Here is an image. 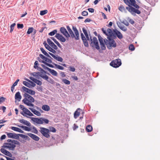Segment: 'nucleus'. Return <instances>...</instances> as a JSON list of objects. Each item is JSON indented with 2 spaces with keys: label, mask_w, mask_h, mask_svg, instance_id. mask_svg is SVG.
I'll use <instances>...</instances> for the list:
<instances>
[{
  "label": "nucleus",
  "mask_w": 160,
  "mask_h": 160,
  "mask_svg": "<svg viewBox=\"0 0 160 160\" xmlns=\"http://www.w3.org/2000/svg\"><path fill=\"white\" fill-rule=\"evenodd\" d=\"M24 98L22 100V102L26 105L34 107V104L33 103L34 102V99L31 96L27 93H24L23 95Z\"/></svg>",
  "instance_id": "obj_1"
},
{
  "label": "nucleus",
  "mask_w": 160,
  "mask_h": 160,
  "mask_svg": "<svg viewBox=\"0 0 160 160\" xmlns=\"http://www.w3.org/2000/svg\"><path fill=\"white\" fill-rule=\"evenodd\" d=\"M125 3L129 7H127L126 9L133 15H135L136 13L139 14L141 13V11L139 10L135 9L134 8L130 6V3L128 0H123Z\"/></svg>",
  "instance_id": "obj_2"
},
{
  "label": "nucleus",
  "mask_w": 160,
  "mask_h": 160,
  "mask_svg": "<svg viewBox=\"0 0 160 160\" xmlns=\"http://www.w3.org/2000/svg\"><path fill=\"white\" fill-rule=\"evenodd\" d=\"M108 40L107 39H104V42L108 48L109 49H111L112 47L115 48L116 46V43L114 40L110 38V37H108Z\"/></svg>",
  "instance_id": "obj_3"
},
{
  "label": "nucleus",
  "mask_w": 160,
  "mask_h": 160,
  "mask_svg": "<svg viewBox=\"0 0 160 160\" xmlns=\"http://www.w3.org/2000/svg\"><path fill=\"white\" fill-rule=\"evenodd\" d=\"M72 29L75 33V36L72 30L68 31L70 35H71L72 38H74L76 40H78L79 39V34L78 31L75 27H73Z\"/></svg>",
  "instance_id": "obj_4"
},
{
  "label": "nucleus",
  "mask_w": 160,
  "mask_h": 160,
  "mask_svg": "<svg viewBox=\"0 0 160 160\" xmlns=\"http://www.w3.org/2000/svg\"><path fill=\"white\" fill-rule=\"evenodd\" d=\"M40 129V132L43 136L46 138L50 137V136L48 133L49 132V130L48 129L43 127H41Z\"/></svg>",
  "instance_id": "obj_5"
},
{
  "label": "nucleus",
  "mask_w": 160,
  "mask_h": 160,
  "mask_svg": "<svg viewBox=\"0 0 160 160\" xmlns=\"http://www.w3.org/2000/svg\"><path fill=\"white\" fill-rule=\"evenodd\" d=\"M121 62L120 59H116L112 61L110 65L114 68H118L121 65Z\"/></svg>",
  "instance_id": "obj_6"
},
{
  "label": "nucleus",
  "mask_w": 160,
  "mask_h": 160,
  "mask_svg": "<svg viewBox=\"0 0 160 160\" xmlns=\"http://www.w3.org/2000/svg\"><path fill=\"white\" fill-rule=\"evenodd\" d=\"M4 145L2 146V147L4 148H8L10 150H14L16 146L12 143L6 142L4 143Z\"/></svg>",
  "instance_id": "obj_7"
},
{
  "label": "nucleus",
  "mask_w": 160,
  "mask_h": 160,
  "mask_svg": "<svg viewBox=\"0 0 160 160\" xmlns=\"http://www.w3.org/2000/svg\"><path fill=\"white\" fill-rule=\"evenodd\" d=\"M21 114L23 116L29 118V116L32 117L34 115L27 108H26L24 111L21 112Z\"/></svg>",
  "instance_id": "obj_8"
},
{
  "label": "nucleus",
  "mask_w": 160,
  "mask_h": 160,
  "mask_svg": "<svg viewBox=\"0 0 160 160\" xmlns=\"http://www.w3.org/2000/svg\"><path fill=\"white\" fill-rule=\"evenodd\" d=\"M7 134L9 138H12L16 139H19V137L18 134H16L15 133L7 132Z\"/></svg>",
  "instance_id": "obj_9"
},
{
  "label": "nucleus",
  "mask_w": 160,
  "mask_h": 160,
  "mask_svg": "<svg viewBox=\"0 0 160 160\" xmlns=\"http://www.w3.org/2000/svg\"><path fill=\"white\" fill-rule=\"evenodd\" d=\"M60 31L66 38H68L70 37L69 34L65 28L63 27L61 28Z\"/></svg>",
  "instance_id": "obj_10"
},
{
  "label": "nucleus",
  "mask_w": 160,
  "mask_h": 160,
  "mask_svg": "<svg viewBox=\"0 0 160 160\" xmlns=\"http://www.w3.org/2000/svg\"><path fill=\"white\" fill-rule=\"evenodd\" d=\"M107 36H108V37H110V38H113L116 37V36L114 35V32L112 31L111 29L108 28L107 30Z\"/></svg>",
  "instance_id": "obj_11"
},
{
  "label": "nucleus",
  "mask_w": 160,
  "mask_h": 160,
  "mask_svg": "<svg viewBox=\"0 0 160 160\" xmlns=\"http://www.w3.org/2000/svg\"><path fill=\"white\" fill-rule=\"evenodd\" d=\"M22 88L23 91L31 95H34L35 93V92L34 91L29 89L24 86H23Z\"/></svg>",
  "instance_id": "obj_12"
},
{
  "label": "nucleus",
  "mask_w": 160,
  "mask_h": 160,
  "mask_svg": "<svg viewBox=\"0 0 160 160\" xmlns=\"http://www.w3.org/2000/svg\"><path fill=\"white\" fill-rule=\"evenodd\" d=\"M55 37L61 42H65L66 40L65 38L63 37L62 35L58 33H56Z\"/></svg>",
  "instance_id": "obj_13"
},
{
  "label": "nucleus",
  "mask_w": 160,
  "mask_h": 160,
  "mask_svg": "<svg viewBox=\"0 0 160 160\" xmlns=\"http://www.w3.org/2000/svg\"><path fill=\"white\" fill-rule=\"evenodd\" d=\"M39 68V69H38V70L41 71L40 72H39V73H40V74H40L39 78L41 77L44 79H45L44 77H46L47 76L45 74L46 72L41 68Z\"/></svg>",
  "instance_id": "obj_14"
},
{
  "label": "nucleus",
  "mask_w": 160,
  "mask_h": 160,
  "mask_svg": "<svg viewBox=\"0 0 160 160\" xmlns=\"http://www.w3.org/2000/svg\"><path fill=\"white\" fill-rule=\"evenodd\" d=\"M32 120L38 124H42V118H38L32 117L31 118Z\"/></svg>",
  "instance_id": "obj_15"
},
{
  "label": "nucleus",
  "mask_w": 160,
  "mask_h": 160,
  "mask_svg": "<svg viewBox=\"0 0 160 160\" xmlns=\"http://www.w3.org/2000/svg\"><path fill=\"white\" fill-rule=\"evenodd\" d=\"M47 42L48 44L50 45L52 48L54 49L55 50H57L58 49V47L53 42H52L50 39L49 38H48L47 39Z\"/></svg>",
  "instance_id": "obj_16"
},
{
  "label": "nucleus",
  "mask_w": 160,
  "mask_h": 160,
  "mask_svg": "<svg viewBox=\"0 0 160 160\" xmlns=\"http://www.w3.org/2000/svg\"><path fill=\"white\" fill-rule=\"evenodd\" d=\"M93 42L95 46V47L96 49L98 50L99 49L100 47L98 45V42L96 37H94L93 38Z\"/></svg>",
  "instance_id": "obj_17"
},
{
  "label": "nucleus",
  "mask_w": 160,
  "mask_h": 160,
  "mask_svg": "<svg viewBox=\"0 0 160 160\" xmlns=\"http://www.w3.org/2000/svg\"><path fill=\"white\" fill-rule=\"evenodd\" d=\"M113 31L118 38L121 39L123 38L122 35L119 31L116 29H114Z\"/></svg>",
  "instance_id": "obj_18"
},
{
  "label": "nucleus",
  "mask_w": 160,
  "mask_h": 160,
  "mask_svg": "<svg viewBox=\"0 0 160 160\" xmlns=\"http://www.w3.org/2000/svg\"><path fill=\"white\" fill-rule=\"evenodd\" d=\"M28 135L32 139L36 141H38L40 139L38 137L32 133H28Z\"/></svg>",
  "instance_id": "obj_19"
},
{
  "label": "nucleus",
  "mask_w": 160,
  "mask_h": 160,
  "mask_svg": "<svg viewBox=\"0 0 160 160\" xmlns=\"http://www.w3.org/2000/svg\"><path fill=\"white\" fill-rule=\"evenodd\" d=\"M29 78L30 80L33 81L34 82L39 85H41L42 84V82L41 81L34 78L33 77H30Z\"/></svg>",
  "instance_id": "obj_20"
},
{
  "label": "nucleus",
  "mask_w": 160,
  "mask_h": 160,
  "mask_svg": "<svg viewBox=\"0 0 160 160\" xmlns=\"http://www.w3.org/2000/svg\"><path fill=\"white\" fill-rule=\"evenodd\" d=\"M19 121L20 122L23 123L28 127H30L31 126V124L29 122L23 119L19 120Z\"/></svg>",
  "instance_id": "obj_21"
},
{
  "label": "nucleus",
  "mask_w": 160,
  "mask_h": 160,
  "mask_svg": "<svg viewBox=\"0 0 160 160\" xmlns=\"http://www.w3.org/2000/svg\"><path fill=\"white\" fill-rule=\"evenodd\" d=\"M28 108L35 115L38 116H40L41 115L40 112L35 109L30 108Z\"/></svg>",
  "instance_id": "obj_22"
},
{
  "label": "nucleus",
  "mask_w": 160,
  "mask_h": 160,
  "mask_svg": "<svg viewBox=\"0 0 160 160\" xmlns=\"http://www.w3.org/2000/svg\"><path fill=\"white\" fill-rule=\"evenodd\" d=\"M21 98L22 96L20 94V92H16L15 96V98L16 100L18 101H20Z\"/></svg>",
  "instance_id": "obj_23"
},
{
  "label": "nucleus",
  "mask_w": 160,
  "mask_h": 160,
  "mask_svg": "<svg viewBox=\"0 0 160 160\" xmlns=\"http://www.w3.org/2000/svg\"><path fill=\"white\" fill-rule=\"evenodd\" d=\"M81 110L80 108H78L75 112L74 114V117L76 119L79 117L80 114V111Z\"/></svg>",
  "instance_id": "obj_24"
},
{
  "label": "nucleus",
  "mask_w": 160,
  "mask_h": 160,
  "mask_svg": "<svg viewBox=\"0 0 160 160\" xmlns=\"http://www.w3.org/2000/svg\"><path fill=\"white\" fill-rule=\"evenodd\" d=\"M42 108L43 110L46 111H48L50 110V108L49 106L47 105H44L42 106Z\"/></svg>",
  "instance_id": "obj_25"
},
{
  "label": "nucleus",
  "mask_w": 160,
  "mask_h": 160,
  "mask_svg": "<svg viewBox=\"0 0 160 160\" xmlns=\"http://www.w3.org/2000/svg\"><path fill=\"white\" fill-rule=\"evenodd\" d=\"M44 78H45V80H46L48 82L51 84H53L54 83V80L51 78H49L48 76H46V77Z\"/></svg>",
  "instance_id": "obj_26"
},
{
  "label": "nucleus",
  "mask_w": 160,
  "mask_h": 160,
  "mask_svg": "<svg viewBox=\"0 0 160 160\" xmlns=\"http://www.w3.org/2000/svg\"><path fill=\"white\" fill-rule=\"evenodd\" d=\"M46 48L49 51L52 52L53 53H56V51L52 48H51L49 45H46Z\"/></svg>",
  "instance_id": "obj_27"
},
{
  "label": "nucleus",
  "mask_w": 160,
  "mask_h": 160,
  "mask_svg": "<svg viewBox=\"0 0 160 160\" xmlns=\"http://www.w3.org/2000/svg\"><path fill=\"white\" fill-rule=\"evenodd\" d=\"M18 127L22 128L23 130L27 131H30L31 130L30 128L23 126L18 125Z\"/></svg>",
  "instance_id": "obj_28"
},
{
  "label": "nucleus",
  "mask_w": 160,
  "mask_h": 160,
  "mask_svg": "<svg viewBox=\"0 0 160 160\" xmlns=\"http://www.w3.org/2000/svg\"><path fill=\"white\" fill-rule=\"evenodd\" d=\"M19 81V79H17L12 86L11 87V90L12 92H13V91L14 89V87L17 85Z\"/></svg>",
  "instance_id": "obj_29"
},
{
  "label": "nucleus",
  "mask_w": 160,
  "mask_h": 160,
  "mask_svg": "<svg viewBox=\"0 0 160 160\" xmlns=\"http://www.w3.org/2000/svg\"><path fill=\"white\" fill-rule=\"evenodd\" d=\"M38 60L39 61V62H42V61H45V62L49 63H51L52 62V61L51 60L49 59V58H47V57H46V58H45V59L44 60V61H42V60H39V59H40L39 58H38Z\"/></svg>",
  "instance_id": "obj_30"
},
{
  "label": "nucleus",
  "mask_w": 160,
  "mask_h": 160,
  "mask_svg": "<svg viewBox=\"0 0 160 160\" xmlns=\"http://www.w3.org/2000/svg\"><path fill=\"white\" fill-rule=\"evenodd\" d=\"M83 32L86 37V38L88 40H89L88 35L87 32V31L84 28H83L82 29Z\"/></svg>",
  "instance_id": "obj_31"
},
{
  "label": "nucleus",
  "mask_w": 160,
  "mask_h": 160,
  "mask_svg": "<svg viewBox=\"0 0 160 160\" xmlns=\"http://www.w3.org/2000/svg\"><path fill=\"white\" fill-rule=\"evenodd\" d=\"M49 71L51 73L52 75L56 76L58 75V73L57 72L53 69H49Z\"/></svg>",
  "instance_id": "obj_32"
},
{
  "label": "nucleus",
  "mask_w": 160,
  "mask_h": 160,
  "mask_svg": "<svg viewBox=\"0 0 160 160\" xmlns=\"http://www.w3.org/2000/svg\"><path fill=\"white\" fill-rule=\"evenodd\" d=\"M40 73L39 72H33L31 74L34 77H35L36 78L38 79H39V74Z\"/></svg>",
  "instance_id": "obj_33"
},
{
  "label": "nucleus",
  "mask_w": 160,
  "mask_h": 160,
  "mask_svg": "<svg viewBox=\"0 0 160 160\" xmlns=\"http://www.w3.org/2000/svg\"><path fill=\"white\" fill-rule=\"evenodd\" d=\"M40 50L46 56L52 59V58L45 51L43 48H41Z\"/></svg>",
  "instance_id": "obj_34"
},
{
  "label": "nucleus",
  "mask_w": 160,
  "mask_h": 160,
  "mask_svg": "<svg viewBox=\"0 0 160 160\" xmlns=\"http://www.w3.org/2000/svg\"><path fill=\"white\" fill-rule=\"evenodd\" d=\"M18 136H19L22 138L26 140H29L30 139V138L28 136L24 134H18Z\"/></svg>",
  "instance_id": "obj_35"
},
{
  "label": "nucleus",
  "mask_w": 160,
  "mask_h": 160,
  "mask_svg": "<svg viewBox=\"0 0 160 160\" xmlns=\"http://www.w3.org/2000/svg\"><path fill=\"white\" fill-rule=\"evenodd\" d=\"M92 126L90 125H88L86 128V130L87 132H90L92 130Z\"/></svg>",
  "instance_id": "obj_36"
},
{
  "label": "nucleus",
  "mask_w": 160,
  "mask_h": 160,
  "mask_svg": "<svg viewBox=\"0 0 160 160\" xmlns=\"http://www.w3.org/2000/svg\"><path fill=\"white\" fill-rule=\"evenodd\" d=\"M118 9L122 12H126L125 9L122 5H120L118 8Z\"/></svg>",
  "instance_id": "obj_37"
},
{
  "label": "nucleus",
  "mask_w": 160,
  "mask_h": 160,
  "mask_svg": "<svg viewBox=\"0 0 160 160\" xmlns=\"http://www.w3.org/2000/svg\"><path fill=\"white\" fill-rule=\"evenodd\" d=\"M98 38L100 44H101L102 43V44L105 43L104 40L103 41V39L100 36H98Z\"/></svg>",
  "instance_id": "obj_38"
},
{
  "label": "nucleus",
  "mask_w": 160,
  "mask_h": 160,
  "mask_svg": "<svg viewBox=\"0 0 160 160\" xmlns=\"http://www.w3.org/2000/svg\"><path fill=\"white\" fill-rule=\"evenodd\" d=\"M57 30H54L52 31V32H50V33H48V35L50 36H52L55 34L57 33Z\"/></svg>",
  "instance_id": "obj_39"
},
{
  "label": "nucleus",
  "mask_w": 160,
  "mask_h": 160,
  "mask_svg": "<svg viewBox=\"0 0 160 160\" xmlns=\"http://www.w3.org/2000/svg\"><path fill=\"white\" fill-rule=\"evenodd\" d=\"M56 67V68L60 70H63L64 69V68L63 67H62V66H61L59 65H58L57 64H53Z\"/></svg>",
  "instance_id": "obj_40"
},
{
  "label": "nucleus",
  "mask_w": 160,
  "mask_h": 160,
  "mask_svg": "<svg viewBox=\"0 0 160 160\" xmlns=\"http://www.w3.org/2000/svg\"><path fill=\"white\" fill-rule=\"evenodd\" d=\"M62 81L64 83L67 85H69L70 83V82L66 79H63Z\"/></svg>",
  "instance_id": "obj_41"
},
{
  "label": "nucleus",
  "mask_w": 160,
  "mask_h": 160,
  "mask_svg": "<svg viewBox=\"0 0 160 160\" xmlns=\"http://www.w3.org/2000/svg\"><path fill=\"white\" fill-rule=\"evenodd\" d=\"M34 30V29L33 28L31 27L29 28L28 30V31L27 32V33L28 34H30Z\"/></svg>",
  "instance_id": "obj_42"
},
{
  "label": "nucleus",
  "mask_w": 160,
  "mask_h": 160,
  "mask_svg": "<svg viewBox=\"0 0 160 160\" xmlns=\"http://www.w3.org/2000/svg\"><path fill=\"white\" fill-rule=\"evenodd\" d=\"M42 124L43 122L46 124H48L49 122V121L48 119L43 118H42Z\"/></svg>",
  "instance_id": "obj_43"
},
{
  "label": "nucleus",
  "mask_w": 160,
  "mask_h": 160,
  "mask_svg": "<svg viewBox=\"0 0 160 160\" xmlns=\"http://www.w3.org/2000/svg\"><path fill=\"white\" fill-rule=\"evenodd\" d=\"M23 83L25 86L30 88H31V85L28 82L26 81H23Z\"/></svg>",
  "instance_id": "obj_44"
},
{
  "label": "nucleus",
  "mask_w": 160,
  "mask_h": 160,
  "mask_svg": "<svg viewBox=\"0 0 160 160\" xmlns=\"http://www.w3.org/2000/svg\"><path fill=\"white\" fill-rule=\"evenodd\" d=\"M48 12V11L47 10L41 11L40 12V15H43Z\"/></svg>",
  "instance_id": "obj_45"
},
{
  "label": "nucleus",
  "mask_w": 160,
  "mask_h": 160,
  "mask_svg": "<svg viewBox=\"0 0 160 160\" xmlns=\"http://www.w3.org/2000/svg\"><path fill=\"white\" fill-rule=\"evenodd\" d=\"M136 2H135V3L133 2V4L132 3L131 5L133 7H134L135 8V9H137L138 10V9L140 7H139V6L138 5L136 4Z\"/></svg>",
  "instance_id": "obj_46"
},
{
  "label": "nucleus",
  "mask_w": 160,
  "mask_h": 160,
  "mask_svg": "<svg viewBox=\"0 0 160 160\" xmlns=\"http://www.w3.org/2000/svg\"><path fill=\"white\" fill-rule=\"evenodd\" d=\"M15 25L16 24L15 23H13L10 26V32H12L13 31L14 28V27Z\"/></svg>",
  "instance_id": "obj_47"
},
{
  "label": "nucleus",
  "mask_w": 160,
  "mask_h": 160,
  "mask_svg": "<svg viewBox=\"0 0 160 160\" xmlns=\"http://www.w3.org/2000/svg\"><path fill=\"white\" fill-rule=\"evenodd\" d=\"M42 62L43 63L45 64V65H47V66H48L51 68H53L54 67V66L53 65H52V64H50L49 63H48L45 62V61H42Z\"/></svg>",
  "instance_id": "obj_48"
},
{
  "label": "nucleus",
  "mask_w": 160,
  "mask_h": 160,
  "mask_svg": "<svg viewBox=\"0 0 160 160\" xmlns=\"http://www.w3.org/2000/svg\"><path fill=\"white\" fill-rule=\"evenodd\" d=\"M56 58H56V59L57 60L61 62H62L63 61V59L61 57L57 55Z\"/></svg>",
  "instance_id": "obj_49"
},
{
  "label": "nucleus",
  "mask_w": 160,
  "mask_h": 160,
  "mask_svg": "<svg viewBox=\"0 0 160 160\" xmlns=\"http://www.w3.org/2000/svg\"><path fill=\"white\" fill-rule=\"evenodd\" d=\"M129 48L130 50L132 51L134 49V47L132 44H131L129 46Z\"/></svg>",
  "instance_id": "obj_50"
},
{
  "label": "nucleus",
  "mask_w": 160,
  "mask_h": 160,
  "mask_svg": "<svg viewBox=\"0 0 160 160\" xmlns=\"http://www.w3.org/2000/svg\"><path fill=\"white\" fill-rule=\"evenodd\" d=\"M12 143L14 144L18 145H20V142L18 141L13 140L12 141Z\"/></svg>",
  "instance_id": "obj_51"
},
{
  "label": "nucleus",
  "mask_w": 160,
  "mask_h": 160,
  "mask_svg": "<svg viewBox=\"0 0 160 160\" xmlns=\"http://www.w3.org/2000/svg\"><path fill=\"white\" fill-rule=\"evenodd\" d=\"M87 40H88L87 39H85V40L83 41L84 46L87 47L88 46V44L87 41Z\"/></svg>",
  "instance_id": "obj_52"
},
{
  "label": "nucleus",
  "mask_w": 160,
  "mask_h": 160,
  "mask_svg": "<svg viewBox=\"0 0 160 160\" xmlns=\"http://www.w3.org/2000/svg\"><path fill=\"white\" fill-rule=\"evenodd\" d=\"M32 129L33 131H32V132L36 134H38V131L37 129L35 127H33Z\"/></svg>",
  "instance_id": "obj_53"
},
{
  "label": "nucleus",
  "mask_w": 160,
  "mask_h": 160,
  "mask_svg": "<svg viewBox=\"0 0 160 160\" xmlns=\"http://www.w3.org/2000/svg\"><path fill=\"white\" fill-rule=\"evenodd\" d=\"M49 129V131H50L53 132H56V129L54 127L50 128Z\"/></svg>",
  "instance_id": "obj_54"
},
{
  "label": "nucleus",
  "mask_w": 160,
  "mask_h": 160,
  "mask_svg": "<svg viewBox=\"0 0 160 160\" xmlns=\"http://www.w3.org/2000/svg\"><path fill=\"white\" fill-rule=\"evenodd\" d=\"M120 29L124 32H126L127 30V28L124 25L121 27Z\"/></svg>",
  "instance_id": "obj_55"
},
{
  "label": "nucleus",
  "mask_w": 160,
  "mask_h": 160,
  "mask_svg": "<svg viewBox=\"0 0 160 160\" xmlns=\"http://www.w3.org/2000/svg\"><path fill=\"white\" fill-rule=\"evenodd\" d=\"M101 48L102 49L104 50H105L106 49V47L105 46L104 43H102L101 44H100Z\"/></svg>",
  "instance_id": "obj_56"
},
{
  "label": "nucleus",
  "mask_w": 160,
  "mask_h": 160,
  "mask_svg": "<svg viewBox=\"0 0 160 160\" xmlns=\"http://www.w3.org/2000/svg\"><path fill=\"white\" fill-rule=\"evenodd\" d=\"M34 67L36 69L38 68V67L37 66V65L38 64V61H36L34 62Z\"/></svg>",
  "instance_id": "obj_57"
},
{
  "label": "nucleus",
  "mask_w": 160,
  "mask_h": 160,
  "mask_svg": "<svg viewBox=\"0 0 160 160\" xmlns=\"http://www.w3.org/2000/svg\"><path fill=\"white\" fill-rule=\"evenodd\" d=\"M19 107L23 111H24L27 108H25L23 105H20Z\"/></svg>",
  "instance_id": "obj_58"
},
{
  "label": "nucleus",
  "mask_w": 160,
  "mask_h": 160,
  "mask_svg": "<svg viewBox=\"0 0 160 160\" xmlns=\"http://www.w3.org/2000/svg\"><path fill=\"white\" fill-rule=\"evenodd\" d=\"M11 128L13 130L18 132L19 128L14 127H11Z\"/></svg>",
  "instance_id": "obj_59"
},
{
  "label": "nucleus",
  "mask_w": 160,
  "mask_h": 160,
  "mask_svg": "<svg viewBox=\"0 0 160 160\" xmlns=\"http://www.w3.org/2000/svg\"><path fill=\"white\" fill-rule=\"evenodd\" d=\"M23 27V24H17V27L18 28H22Z\"/></svg>",
  "instance_id": "obj_60"
},
{
  "label": "nucleus",
  "mask_w": 160,
  "mask_h": 160,
  "mask_svg": "<svg viewBox=\"0 0 160 160\" xmlns=\"http://www.w3.org/2000/svg\"><path fill=\"white\" fill-rule=\"evenodd\" d=\"M5 155L10 157H11L12 156L11 153L8 151H7L6 153H5Z\"/></svg>",
  "instance_id": "obj_61"
},
{
  "label": "nucleus",
  "mask_w": 160,
  "mask_h": 160,
  "mask_svg": "<svg viewBox=\"0 0 160 160\" xmlns=\"http://www.w3.org/2000/svg\"><path fill=\"white\" fill-rule=\"evenodd\" d=\"M0 151L2 153L5 154V153H6L7 150L4 148H2L0 149Z\"/></svg>",
  "instance_id": "obj_62"
},
{
  "label": "nucleus",
  "mask_w": 160,
  "mask_h": 160,
  "mask_svg": "<svg viewBox=\"0 0 160 160\" xmlns=\"http://www.w3.org/2000/svg\"><path fill=\"white\" fill-rule=\"evenodd\" d=\"M82 14L83 16H86L88 15V12L87 11H84L82 12Z\"/></svg>",
  "instance_id": "obj_63"
},
{
  "label": "nucleus",
  "mask_w": 160,
  "mask_h": 160,
  "mask_svg": "<svg viewBox=\"0 0 160 160\" xmlns=\"http://www.w3.org/2000/svg\"><path fill=\"white\" fill-rule=\"evenodd\" d=\"M5 98L3 97L0 98V104L3 102L5 100Z\"/></svg>",
  "instance_id": "obj_64"
}]
</instances>
